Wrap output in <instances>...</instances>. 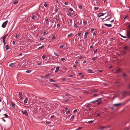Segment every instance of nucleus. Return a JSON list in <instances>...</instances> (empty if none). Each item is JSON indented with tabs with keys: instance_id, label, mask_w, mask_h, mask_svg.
<instances>
[{
	"instance_id": "1",
	"label": "nucleus",
	"mask_w": 130,
	"mask_h": 130,
	"mask_svg": "<svg viewBox=\"0 0 130 130\" xmlns=\"http://www.w3.org/2000/svg\"><path fill=\"white\" fill-rule=\"evenodd\" d=\"M40 16L39 12L38 11L33 13L32 14L30 15V17L32 19H35L37 20H39V19Z\"/></svg>"
},
{
	"instance_id": "2",
	"label": "nucleus",
	"mask_w": 130,
	"mask_h": 130,
	"mask_svg": "<svg viewBox=\"0 0 130 130\" xmlns=\"http://www.w3.org/2000/svg\"><path fill=\"white\" fill-rule=\"evenodd\" d=\"M126 35L127 38L128 39H130V30H127L126 31Z\"/></svg>"
},
{
	"instance_id": "3",
	"label": "nucleus",
	"mask_w": 130,
	"mask_h": 130,
	"mask_svg": "<svg viewBox=\"0 0 130 130\" xmlns=\"http://www.w3.org/2000/svg\"><path fill=\"white\" fill-rule=\"evenodd\" d=\"M8 22V21H6L3 23L2 25V27L3 28H4L6 26Z\"/></svg>"
},
{
	"instance_id": "4",
	"label": "nucleus",
	"mask_w": 130,
	"mask_h": 130,
	"mask_svg": "<svg viewBox=\"0 0 130 130\" xmlns=\"http://www.w3.org/2000/svg\"><path fill=\"white\" fill-rule=\"evenodd\" d=\"M22 113H23L26 116H28V113L26 110H22Z\"/></svg>"
},
{
	"instance_id": "5",
	"label": "nucleus",
	"mask_w": 130,
	"mask_h": 130,
	"mask_svg": "<svg viewBox=\"0 0 130 130\" xmlns=\"http://www.w3.org/2000/svg\"><path fill=\"white\" fill-rule=\"evenodd\" d=\"M98 91V90L97 89H93L91 90V92L93 93L95 92H97Z\"/></svg>"
},
{
	"instance_id": "6",
	"label": "nucleus",
	"mask_w": 130,
	"mask_h": 130,
	"mask_svg": "<svg viewBox=\"0 0 130 130\" xmlns=\"http://www.w3.org/2000/svg\"><path fill=\"white\" fill-rule=\"evenodd\" d=\"M122 76L123 77L124 79H125L127 77V75L126 74L124 73H123L122 74Z\"/></svg>"
},
{
	"instance_id": "7",
	"label": "nucleus",
	"mask_w": 130,
	"mask_h": 130,
	"mask_svg": "<svg viewBox=\"0 0 130 130\" xmlns=\"http://www.w3.org/2000/svg\"><path fill=\"white\" fill-rule=\"evenodd\" d=\"M104 15L103 13H99L98 15V16L99 17L101 16H103Z\"/></svg>"
},
{
	"instance_id": "8",
	"label": "nucleus",
	"mask_w": 130,
	"mask_h": 130,
	"mask_svg": "<svg viewBox=\"0 0 130 130\" xmlns=\"http://www.w3.org/2000/svg\"><path fill=\"white\" fill-rule=\"evenodd\" d=\"M122 104V103H120L116 104H114L113 105V106H119L121 105Z\"/></svg>"
},
{
	"instance_id": "9",
	"label": "nucleus",
	"mask_w": 130,
	"mask_h": 130,
	"mask_svg": "<svg viewBox=\"0 0 130 130\" xmlns=\"http://www.w3.org/2000/svg\"><path fill=\"white\" fill-rule=\"evenodd\" d=\"M56 17V20L57 21H59L60 19L59 18V14L58 15H57L56 17H55V18ZM56 18H55V19H56Z\"/></svg>"
},
{
	"instance_id": "10",
	"label": "nucleus",
	"mask_w": 130,
	"mask_h": 130,
	"mask_svg": "<svg viewBox=\"0 0 130 130\" xmlns=\"http://www.w3.org/2000/svg\"><path fill=\"white\" fill-rule=\"evenodd\" d=\"M10 104L12 105L13 108H14L15 107V104L12 101L10 102Z\"/></svg>"
},
{
	"instance_id": "11",
	"label": "nucleus",
	"mask_w": 130,
	"mask_h": 130,
	"mask_svg": "<svg viewBox=\"0 0 130 130\" xmlns=\"http://www.w3.org/2000/svg\"><path fill=\"white\" fill-rule=\"evenodd\" d=\"M121 71V69L120 68H119L116 71V73H120Z\"/></svg>"
},
{
	"instance_id": "12",
	"label": "nucleus",
	"mask_w": 130,
	"mask_h": 130,
	"mask_svg": "<svg viewBox=\"0 0 130 130\" xmlns=\"http://www.w3.org/2000/svg\"><path fill=\"white\" fill-rule=\"evenodd\" d=\"M104 25L107 26V27H111L112 26V25L111 24H104Z\"/></svg>"
},
{
	"instance_id": "13",
	"label": "nucleus",
	"mask_w": 130,
	"mask_h": 130,
	"mask_svg": "<svg viewBox=\"0 0 130 130\" xmlns=\"http://www.w3.org/2000/svg\"><path fill=\"white\" fill-rule=\"evenodd\" d=\"M87 72L88 73H92V71L91 70H90V69H89V70H88L87 71Z\"/></svg>"
},
{
	"instance_id": "14",
	"label": "nucleus",
	"mask_w": 130,
	"mask_h": 130,
	"mask_svg": "<svg viewBox=\"0 0 130 130\" xmlns=\"http://www.w3.org/2000/svg\"><path fill=\"white\" fill-rule=\"evenodd\" d=\"M18 3V0H14L13 2V3L15 4H16Z\"/></svg>"
},
{
	"instance_id": "15",
	"label": "nucleus",
	"mask_w": 130,
	"mask_h": 130,
	"mask_svg": "<svg viewBox=\"0 0 130 130\" xmlns=\"http://www.w3.org/2000/svg\"><path fill=\"white\" fill-rule=\"evenodd\" d=\"M5 47L7 50L9 49L10 48L9 46L8 45H6Z\"/></svg>"
},
{
	"instance_id": "16",
	"label": "nucleus",
	"mask_w": 130,
	"mask_h": 130,
	"mask_svg": "<svg viewBox=\"0 0 130 130\" xmlns=\"http://www.w3.org/2000/svg\"><path fill=\"white\" fill-rule=\"evenodd\" d=\"M83 23H84V25L85 26H86V25L87 24V21H86L85 20H84V21H83Z\"/></svg>"
},
{
	"instance_id": "17",
	"label": "nucleus",
	"mask_w": 130,
	"mask_h": 130,
	"mask_svg": "<svg viewBox=\"0 0 130 130\" xmlns=\"http://www.w3.org/2000/svg\"><path fill=\"white\" fill-rule=\"evenodd\" d=\"M49 81L50 82H55V80H54L53 79H49Z\"/></svg>"
},
{
	"instance_id": "18",
	"label": "nucleus",
	"mask_w": 130,
	"mask_h": 130,
	"mask_svg": "<svg viewBox=\"0 0 130 130\" xmlns=\"http://www.w3.org/2000/svg\"><path fill=\"white\" fill-rule=\"evenodd\" d=\"M67 14L68 16H71V13L69 11H68L67 12Z\"/></svg>"
},
{
	"instance_id": "19",
	"label": "nucleus",
	"mask_w": 130,
	"mask_h": 130,
	"mask_svg": "<svg viewBox=\"0 0 130 130\" xmlns=\"http://www.w3.org/2000/svg\"><path fill=\"white\" fill-rule=\"evenodd\" d=\"M27 100L28 99L27 98H26L25 99V100L24 101V103H26L27 102Z\"/></svg>"
},
{
	"instance_id": "20",
	"label": "nucleus",
	"mask_w": 130,
	"mask_h": 130,
	"mask_svg": "<svg viewBox=\"0 0 130 130\" xmlns=\"http://www.w3.org/2000/svg\"><path fill=\"white\" fill-rule=\"evenodd\" d=\"M124 130H130V128L128 127H126L124 128Z\"/></svg>"
},
{
	"instance_id": "21",
	"label": "nucleus",
	"mask_w": 130,
	"mask_h": 130,
	"mask_svg": "<svg viewBox=\"0 0 130 130\" xmlns=\"http://www.w3.org/2000/svg\"><path fill=\"white\" fill-rule=\"evenodd\" d=\"M62 119L63 120H64V121H66L67 119L66 117L65 116L62 117Z\"/></svg>"
},
{
	"instance_id": "22",
	"label": "nucleus",
	"mask_w": 130,
	"mask_h": 130,
	"mask_svg": "<svg viewBox=\"0 0 130 130\" xmlns=\"http://www.w3.org/2000/svg\"><path fill=\"white\" fill-rule=\"evenodd\" d=\"M14 63H10L9 66L10 67H12L13 66Z\"/></svg>"
},
{
	"instance_id": "23",
	"label": "nucleus",
	"mask_w": 130,
	"mask_h": 130,
	"mask_svg": "<svg viewBox=\"0 0 130 130\" xmlns=\"http://www.w3.org/2000/svg\"><path fill=\"white\" fill-rule=\"evenodd\" d=\"M96 57H93L92 58L91 60L93 61H95L96 60Z\"/></svg>"
},
{
	"instance_id": "24",
	"label": "nucleus",
	"mask_w": 130,
	"mask_h": 130,
	"mask_svg": "<svg viewBox=\"0 0 130 130\" xmlns=\"http://www.w3.org/2000/svg\"><path fill=\"white\" fill-rule=\"evenodd\" d=\"M70 101V99H67V100H65L64 101L66 102H69Z\"/></svg>"
},
{
	"instance_id": "25",
	"label": "nucleus",
	"mask_w": 130,
	"mask_h": 130,
	"mask_svg": "<svg viewBox=\"0 0 130 130\" xmlns=\"http://www.w3.org/2000/svg\"><path fill=\"white\" fill-rule=\"evenodd\" d=\"M106 127H105V126H101V127L100 128H99V129H103L104 128H105Z\"/></svg>"
},
{
	"instance_id": "26",
	"label": "nucleus",
	"mask_w": 130,
	"mask_h": 130,
	"mask_svg": "<svg viewBox=\"0 0 130 130\" xmlns=\"http://www.w3.org/2000/svg\"><path fill=\"white\" fill-rule=\"evenodd\" d=\"M83 128V127H79L76 129V130H79L82 129Z\"/></svg>"
},
{
	"instance_id": "27",
	"label": "nucleus",
	"mask_w": 130,
	"mask_h": 130,
	"mask_svg": "<svg viewBox=\"0 0 130 130\" xmlns=\"http://www.w3.org/2000/svg\"><path fill=\"white\" fill-rule=\"evenodd\" d=\"M73 34L72 33H71L70 34H69L68 35V37H71V36H72Z\"/></svg>"
},
{
	"instance_id": "28",
	"label": "nucleus",
	"mask_w": 130,
	"mask_h": 130,
	"mask_svg": "<svg viewBox=\"0 0 130 130\" xmlns=\"http://www.w3.org/2000/svg\"><path fill=\"white\" fill-rule=\"evenodd\" d=\"M78 7L80 9H82L83 8L82 6L81 5H78Z\"/></svg>"
},
{
	"instance_id": "29",
	"label": "nucleus",
	"mask_w": 130,
	"mask_h": 130,
	"mask_svg": "<svg viewBox=\"0 0 130 130\" xmlns=\"http://www.w3.org/2000/svg\"><path fill=\"white\" fill-rule=\"evenodd\" d=\"M74 27L75 28H77L78 27V26L77 24L74 23Z\"/></svg>"
},
{
	"instance_id": "30",
	"label": "nucleus",
	"mask_w": 130,
	"mask_h": 130,
	"mask_svg": "<svg viewBox=\"0 0 130 130\" xmlns=\"http://www.w3.org/2000/svg\"><path fill=\"white\" fill-rule=\"evenodd\" d=\"M51 123V122L50 121H46V123L47 124H50Z\"/></svg>"
},
{
	"instance_id": "31",
	"label": "nucleus",
	"mask_w": 130,
	"mask_h": 130,
	"mask_svg": "<svg viewBox=\"0 0 130 130\" xmlns=\"http://www.w3.org/2000/svg\"><path fill=\"white\" fill-rule=\"evenodd\" d=\"M3 42H5V40H6V38H5L4 37H3Z\"/></svg>"
},
{
	"instance_id": "32",
	"label": "nucleus",
	"mask_w": 130,
	"mask_h": 130,
	"mask_svg": "<svg viewBox=\"0 0 130 130\" xmlns=\"http://www.w3.org/2000/svg\"><path fill=\"white\" fill-rule=\"evenodd\" d=\"M61 24V23H59V24L58 23L57 24V27L58 28V27H60V26Z\"/></svg>"
},
{
	"instance_id": "33",
	"label": "nucleus",
	"mask_w": 130,
	"mask_h": 130,
	"mask_svg": "<svg viewBox=\"0 0 130 130\" xmlns=\"http://www.w3.org/2000/svg\"><path fill=\"white\" fill-rule=\"evenodd\" d=\"M120 35L123 38H127V37H126V36H123L122 35H121V34H120Z\"/></svg>"
},
{
	"instance_id": "34",
	"label": "nucleus",
	"mask_w": 130,
	"mask_h": 130,
	"mask_svg": "<svg viewBox=\"0 0 130 130\" xmlns=\"http://www.w3.org/2000/svg\"><path fill=\"white\" fill-rule=\"evenodd\" d=\"M44 45H43L42 46H41L40 47L38 48V49H40L41 48H43L44 47Z\"/></svg>"
},
{
	"instance_id": "35",
	"label": "nucleus",
	"mask_w": 130,
	"mask_h": 130,
	"mask_svg": "<svg viewBox=\"0 0 130 130\" xmlns=\"http://www.w3.org/2000/svg\"><path fill=\"white\" fill-rule=\"evenodd\" d=\"M102 98H99L97 99L98 100L99 102L102 99Z\"/></svg>"
},
{
	"instance_id": "36",
	"label": "nucleus",
	"mask_w": 130,
	"mask_h": 130,
	"mask_svg": "<svg viewBox=\"0 0 130 130\" xmlns=\"http://www.w3.org/2000/svg\"><path fill=\"white\" fill-rule=\"evenodd\" d=\"M74 115H73L71 117V118L70 119H71V120H73L74 119Z\"/></svg>"
},
{
	"instance_id": "37",
	"label": "nucleus",
	"mask_w": 130,
	"mask_h": 130,
	"mask_svg": "<svg viewBox=\"0 0 130 130\" xmlns=\"http://www.w3.org/2000/svg\"><path fill=\"white\" fill-rule=\"evenodd\" d=\"M31 71L30 70H27L26 71V72L27 73H30Z\"/></svg>"
},
{
	"instance_id": "38",
	"label": "nucleus",
	"mask_w": 130,
	"mask_h": 130,
	"mask_svg": "<svg viewBox=\"0 0 130 130\" xmlns=\"http://www.w3.org/2000/svg\"><path fill=\"white\" fill-rule=\"evenodd\" d=\"M5 117L6 118H8V116L7 114V113H6L4 115Z\"/></svg>"
},
{
	"instance_id": "39",
	"label": "nucleus",
	"mask_w": 130,
	"mask_h": 130,
	"mask_svg": "<svg viewBox=\"0 0 130 130\" xmlns=\"http://www.w3.org/2000/svg\"><path fill=\"white\" fill-rule=\"evenodd\" d=\"M44 5L46 7H47L48 6V5L46 3L44 4Z\"/></svg>"
},
{
	"instance_id": "40",
	"label": "nucleus",
	"mask_w": 130,
	"mask_h": 130,
	"mask_svg": "<svg viewBox=\"0 0 130 130\" xmlns=\"http://www.w3.org/2000/svg\"><path fill=\"white\" fill-rule=\"evenodd\" d=\"M54 54L57 57H58L59 56V55H58V54L56 53H54Z\"/></svg>"
},
{
	"instance_id": "41",
	"label": "nucleus",
	"mask_w": 130,
	"mask_h": 130,
	"mask_svg": "<svg viewBox=\"0 0 130 130\" xmlns=\"http://www.w3.org/2000/svg\"><path fill=\"white\" fill-rule=\"evenodd\" d=\"M109 107L110 108V109H111V110H114V108L113 107Z\"/></svg>"
},
{
	"instance_id": "42",
	"label": "nucleus",
	"mask_w": 130,
	"mask_h": 130,
	"mask_svg": "<svg viewBox=\"0 0 130 130\" xmlns=\"http://www.w3.org/2000/svg\"><path fill=\"white\" fill-rule=\"evenodd\" d=\"M60 67H57L56 68V69L57 71H58Z\"/></svg>"
},
{
	"instance_id": "43",
	"label": "nucleus",
	"mask_w": 130,
	"mask_h": 130,
	"mask_svg": "<svg viewBox=\"0 0 130 130\" xmlns=\"http://www.w3.org/2000/svg\"><path fill=\"white\" fill-rule=\"evenodd\" d=\"M49 20V18H45V21H48Z\"/></svg>"
},
{
	"instance_id": "44",
	"label": "nucleus",
	"mask_w": 130,
	"mask_h": 130,
	"mask_svg": "<svg viewBox=\"0 0 130 130\" xmlns=\"http://www.w3.org/2000/svg\"><path fill=\"white\" fill-rule=\"evenodd\" d=\"M46 57V56L45 55H43V56H42V58L43 59H44Z\"/></svg>"
},
{
	"instance_id": "45",
	"label": "nucleus",
	"mask_w": 130,
	"mask_h": 130,
	"mask_svg": "<svg viewBox=\"0 0 130 130\" xmlns=\"http://www.w3.org/2000/svg\"><path fill=\"white\" fill-rule=\"evenodd\" d=\"M93 122V121L92 120L90 121H88V122L89 123H92Z\"/></svg>"
},
{
	"instance_id": "46",
	"label": "nucleus",
	"mask_w": 130,
	"mask_h": 130,
	"mask_svg": "<svg viewBox=\"0 0 130 130\" xmlns=\"http://www.w3.org/2000/svg\"><path fill=\"white\" fill-rule=\"evenodd\" d=\"M8 36V34H6V35H5V36H4L3 37H4L5 38H6V37H7Z\"/></svg>"
},
{
	"instance_id": "47",
	"label": "nucleus",
	"mask_w": 130,
	"mask_h": 130,
	"mask_svg": "<svg viewBox=\"0 0 130 130\" xmlns=\"http://www.w3.org/2000/svg\"><path fill=\"white\" fill-rule=\"evenodd\" d=\"M3 43V42L1 39H0V45Z\"/></svg>"
},
{
	"instance_id": "48",
	"label": "nucleus",
	"mask_w": 130,
	"mask_h": 130,
	"mask_svg": "<svg viewBox=\"0 0 130 130\" xmlns=\"http://www.w3.org/2000/svg\"><path fill=\"white\" fill-rule=\"evenodd\" d=\"M63 47H64L63 45H62L60 46L59 48H63Z\"/></svg>"
},
{
	"instance_id": "49",
	"label": "nucleus",
	"mask_w": 130,
	"mask_h": 130,
	"mask_svg": "<svg viewBox=\"0 0 130 130\" xmlns=\"http://www.w3.org/2000/svg\"><path fill=\"white\" fill-rule=\"evenodd\" d=\"M126 53V52L125 51H123V53H122V54L123 55H124V54H125Z\"/></svg>"
},
{
	"instance_id": "50",
	"label": "nucleus",
	"mask_w": 130,
	"mask_h": 130,
	"mask_svg": "<svg viewBox=\"0 0 130 130\" xmlns=\"http://www.w3.org/2000/svg\"><path fill=\"white\" fill-rule=\"evenodd\" d=\"M98 94H94V97H96V96H98Z\"/></svg>"
},
{
	"instance_id": "51",
	"label": "nucleus",
	"mask_w": 130,
	"mask_h": 130,
	"mask_svg": "<svg viewBox=\"0 0 130 130\" xmlns=\"http://www.w3.org/2000/svg\"><path fill=\"white\" fill-rule=\"evenodd\" d=\"M22 92H19V95L20 96H22Z\"/></svg>"
},
{
	"instance_id": "52",
	"label": "nucleus",
	"mask_w": 130,
	"mask_h": 130,
	"mask_svg": "<svg viewBox=\"0 0 130 130\" xmlns=\"http://www.w3.org/2000/svg\"><path fill=\"white\" fill-rule=\"evenodd\" d=\"M98 9H99L98 7H96L94 8V9L95 10H98Z\"/></svg>"
},
{
	"instance_id": "53",
	"label": "nucleus",
	"mask_w": 130,
	"mask_h": 130,
	"mask_svg": "<svg viewBox=\"0 0 130 130\" xmlns=\"http://www.w3.org/2000/svg\"><path fill=\"white\" fill-rule=\"evenodd\" d=\"M65 96H69V94H66L65 95Z\"/></svg>"
},
{
	"instance_id": "54",
	"label": "nucleus",
	"mask_w": 130,
	"mask_h": 130,
	"mask_svg": "<svg viewBox=\"0 0 130 130\" xmlns=\"http://www.w3.org/2000/svg\"><path fill=\"white\" fill-rule=\"evenodd\" d=\"M44 38L41 37L40 38V40H44Z\"/></svg>"
},
{
	"instance_id": "55",
	"label": "nucleus",
	"mask_w": 130,
	"mask_h": 130,
	"mask_svg": "<svg viewBox=\"0 0 130 130\" xmlns=\"http://www.w3.org/2000/svg\"><path fill=\"white\" fill-rule=\"evenodd\" d=\"M127 93V92H124L123 94V95H125Z\"/></svg>"
},
{
	"instance_id": "56",
	"label": "nucleus",
	"mask_w": 130,
	"mask_h": 130,
	"mask_svg": "<svg viewBox=\"0 0 130 130\" xmlns=\"http://www.w3.org/2000/svg\"><path fill=\"white\" fill-rule=\"evenodd\" d=\"M97 51V49H96L95 50V51H94V53L96 54V52Z\"/></svg>"
},
{
	"instance_id": "57",
	"label": "nucleus",
	"mask_w": 130,
	"mask_h": 130,
	"mask_svg": "<svg viewBox=\"0 0 130 130\" xmlns=\"http://www.w3.org/2000/svg\"><path fill=\"white\" fill-rule=\"evenodd\" d=\"M49 76V74H47V75H45L44 76L46 77H48Z\"/></svg>"
},
{
	"instance_id": "58",
	"label": "nucleus",
	"mask_w": 130,
	"mask_h": 130,
	"mask_svg": "<svg viewBox=\"0 0 130 130\" xmlns=\"http://www.w3.org/2000/svg\"><path fill=\"white\" fill-rule=\"evenodd\" d=\"M102 103V102H99L97 104L98 105H99L100 104H101Z\"/></svg>"
},
{
	"instance_id": "59",
	"label": "nucleus",
	"mask_w": 130,
	"mask_h": 130,
	"mask_svg": "<svg viewBox=\"0 0 130 130\" xmlns=\"http://www.w3.org/2000/svg\"><path fill=\"white\" fill-rule=\"evenodd\" d=\"M128 47L127 46H125L124 47V48L125 49H126Z\"/></svg>"
},
{
	"instance_id": "60",
	"label": "nucleus",
	"mask_w": 130,
	"mask_h": 130,
	"mask_svg": "<svg viewBox=\"0 0 130 130\" xmlns=\"http://www.w3.org/2000/svg\"><path fill=\"white\" fill-rule=\"evenodd\" d=\"M83 57H82V56H80V57H79V58H78V59H83Z\"/></svg>"
},
{
	"instance_id": "61",
	"label": "nucleus",
	"mask_w": 130,
	"mask_h": 130,
	"mask_svg": "<svg viewBox=\"0 0 130 130\" xmlns=\"http://www.w3.org/2000/svg\"><path fill=\"white\" fill-rule=\"evenodd\" d=\"M70 110H68V111H67L66 112V113H69L70 112Z\"/></svg>"
},
{
	"instance_id": "62",
	"label": "nucleus",
	"mask_w": 130,
	"mask_h": 130,
	"mask_svg": "<svg viewBox=\"0 0 130 130\" xmlns=\"http://www.w3.org/2000/svg\"><path fill=\"white\" fill-rule=\"evenodd\" d=\"M55 117L54 116V115H52L51 116V118H53L54 117Z\"/></svg>"
},
{
	"instance_id": "63",
	"label": "nucleus",
	"mask_w": 130,
	"mask_h": 130,
	"mask_svg": "<svg viewBox=\"0 0 130 130\" xmlns=\"http://www.w3.org/2000/svg\"><path fill=\"white\" fill-rule=\"evenodd\" d=\"M127 15H125V17L124 18V19H126L127 18Z\"/></svg>"
},
{
	"instance_id": "64",
	"label": "nucleus",
	"mask_w": 130,
	"mask_h": 130,
	"mask_svg": "<svg viewBox=\"0 0 130 130\" xmlns=\"http://www.w3.org/2000/svg\"><path fill=\"white\" fill-rule=\"evenodd\" d=\"M89 34V32H86L85 33V35H88Z\"/></svg>"
}]
</instances>
